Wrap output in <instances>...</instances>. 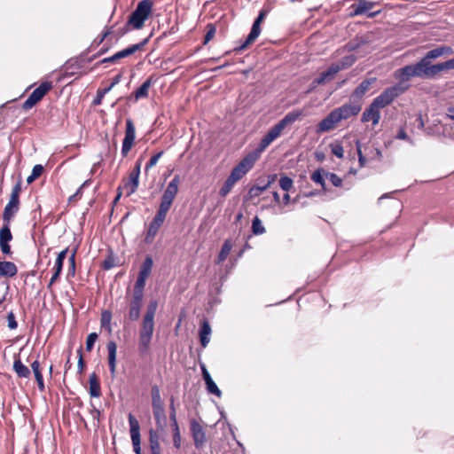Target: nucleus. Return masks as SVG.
<instances>
[{"label": "nucleus", "instance_id": "f257e3e1", "mask_svg": "<svg viewBox=\"0 0 454 454\" xmlns=\"http://www.w3.org/2000/svg\"><path fill=\"white\" fill-rule=\"evenodd\" d=\"M303 113L301 110H294L289 112L278 123L271 127L267 134L261 139L258 147L243 157L240 161L232 168L230 176L231 180L238 183L254 167L260 157V154L283 133L284 129L301 118Z\"/></svg>", "mask_w": 454, "mask_h": 454}, {"label": "nucleus", "instance_id": "f03ea898", "mask_svg": "<svg viewBox=\"0 0 454 454\" xmlns=\"http://www.w3.org/2000/svg\"><path fill=\"white\" fill-rule=\"evenodd\" d=\"M362 110V103L358 101H351L346 103L340 107L331 111L317 125V132L324 133L334 129L338 124L348 120L352 116H356Z\"/></svg>", "mask_w": 454, "mask_h": 454}, {"label": "nucleus", "instance_id": "7ed1b4c3", "mask_svg": "<svg viewBox=\"0 0 454 454\" xmlns=\"http://www.w3.org/2000/svg\"><path fill=\"white\" fill-rule=\"evenodd\" d=\"M180 183V176L176 175L167 185L160 198L159 208L150 223V224L153 227H156L160 230L164 223L167 215L178 193Z\"/></svg>", "mask_w": 454, "mask_h": 454}, {"label": "nucleus", "instance_id": "20e7f679", "mask_svg": "<svg viewBox=\"0 0 454 454\" xmlns=\"http://www.w3.org/2000/svg\"><path fill=\"white\" fill-rule=\"evenodd\" d=\"M153 6V0L140 1L136 9L129 15V20L123 27L122 34L128 32L130 27L133 29L142 28L145 21L149 18L152 12Z\"/></svg>", "mask_w": 454, "mask_h": 454}, {"label": "nucleus", "instance_id": "39448f33", "mask_svg": "<svg viewBox=\"0 0 454 454\" xmlns=\"http://www.w3.org/2000/svg\"><path fill=\"white\" fill-rule=\"evenodd\" d=\"M345 60L342 65L332 64L326 71L322 72L319 76L312 82L311 88L307 92L312 91L317 85L325 84L333 80L339 71L343 69L346 66L352 65L356 59L353 56H348L345 58Z\"/></svg>", "mask_w": 454, "mask_h": 454}, {"label": "nucleus", "instance_id": "423d86ee", "mask_svg": "<svg viewBox=\"0 0 454 454\" xmlns=\"http://www.w3.org/2000/svg\"><path fill=\"white\" fill-rule=\"evenodd\" d=\"M147 39H145L144 41L129 45V47L117 51L114 55L105 58L102 60L97 62L93 68L98 67L101 64H117L121 59L124 58H128L133 54H135L137 51L143 50L144 46L146 44Z\"/></svg>", "mask_w": 454, "mask_h": 454}, {"label": "nucleus", "instance_id": "0eeeda50", "mask_svg": "<svg viewBox=\"0 0 454 454\" xmlns=\"http://www.w3.org/2000/svg\"><path fill=\"white\" fill-rule=\"evenodd\" d=\"M21 184L22 180L20 178L12 190L10 200L4 209L3 218L4 222H10L14 214L19 210Z\"/></svg>", "mask_w": 454, "mask_h": 454}, {"label": "nucleus", "instance_id": "6e6552de", "mask_svg": "<svg viewBox=\"0 0 454 454\" xmlns=\"http://www.w3.org/2000/svg\"><path fill=\"white\" fill-rule=\"evenodd\" d=\"M403 91L404 90L399 85L388 87L376 97L372 103L380 109H382L389 106L396 98L403 94Z\"/></svg>", "mask_w": 454, "mask_h": 454}, {"label": "nucleus", "instance_id": "1a4fd4ad", "mask_svg": "<svg viewBox=\"0 0 454 454\" xmlns=\"http://www.w3.org/2000/svg\"><path fill=\"white\" fill-rule=\"evenodd\" d=\"M416 76L422 78H434L439 73L443 71V67L442 63H438L435 65H431L430 61H427L426 59L422 58L420 61L414 64Z\"/></svg>", "mask_w": 454, "mask_h": 454}, {"label": "nucleus", "instance_id": "9d476101", "mask_svg": "<svg viewBox=\"0 0 454 454\" xmlns=\"http://www.w3.org/2000/svg\"><path fill=\"white\" fill-rule=\"evenodd\" d=\"M51 89L52 84L51 82H42L36 89L33 90L27 100L24 101L22 104V109L27 111L33 108Z\"/></svg>", "mask_w": 454, "mask_h": 454}, {"label": "nucleus", "instance_id": "9b49d317", "mask_svg": "<svg viewBox=\"0 0 454 454\" xmlns=\"http://www.w3.org/2000/svg\"><path fill=\"white\" fill-rule=\"evenodd\" d=\"M144 291L133 288L131 298L129 299L128 318L130 321H137L140 317V310L143 306Z\"/></svg>", "mask_w": 454, "mask_h": 454}, {"label": "nucleus", "instance_id": "f8f14e48", "mask_svg": "<svg viewBox=\"0 0 454 454\" xmlns=\"http://www.w3.org/2000/svg\"><path fill=\"white\" fill-rule=\"evenodd\" d=\"M153 267V260L147 255L140 266V270L134 285V288L145 291L146 279L151 275Z\"/></svg>", "mask_w": 454, "mask_h": 454}, {"label": "nucleus", "instance_id": "ddd939ff", "mask_svg": "<svg viewBox=\"0 0 454 454\" xmlns=\"http://www.w3.org/2000/svg\"><path fill=\"white\" fill-rule=\"evenodd\" d=\"M136 128L131 119L126 120L125 136L122 141L121 155L127 157L135 144Z\"/></svg>", "mask_w": 454, "mask_h": 454}, {"label": "nucleus", "instance_id": "4468645a", "mask_svg": "<svg viewBox=\"0 0 454 454\" xmlns=\"http://www.w3.org/2000/svg\"><path fill=\"white\" fill-rule=\"evenodd\" d=\"M141 163L142 158L140 157L137 160L133 169L130 171L128 180L124 183V189L127 190V196L133 194L138 188Z\"/></svg>", "mask_w": 454, "mask_h": 454}, {"label": "nucleus", "instance_id": "2eb2a0df", "mask_svg": "<svg viewBox=\"0 0 454 454\" xmlns=\"http://www.w3.org/2000/svg\"><path fill=\"white\" fill-rule=\"evenodd\" d=\"M128 419L129 424V432L133 445V450L136 454H142L139 423L131 413L129 414Z\"/></svg>", "mask_w": 454, "mask_h": 454}, {"label": "nucleus", "instance_id": "dca6fc26", "mask_svg": "<svg viewBox=\"0 0 454 454\" xmlns=\"http://www.w3.org/2000/svg\"><path fill=\"white\" fill-rule=\"evenodd\" d=\"M375 5L374 2L367 0H358L356 4L351 5V16H358L367 14L369 18H374L380 13V11L369 12Z\"/></svg>", "mask_w": 454, "mask_h": 454}, {"label": "nucleus", "instance_id": "f3484780", "mask_svg": "<svg viewBox=\"0 0 454 454\" xmlns=\"http://www.w3.org/2000/svg\"><path fill=\"white\" fill-rule=\"evenodd\" d=\"M190 429L195 447L197 449L202 448L207 442L206 433L203 427L196 419H192L190 422Z\"/></svg>", "mask_w": 454, "mask_h": 454}, {"label": "nucleus", "instance_id": "a211bd4d", "mask_svg": "<svg viewBox=\"0 0 454 454\" xmlns=\"http://www.w3.org/2000/svg\"><path fill=\"white\" fill-rule=\"evenodd\" d=\"M9 224L10 222H5V224L0 229V248L4 254H12L9 242L12 239V234Z\"/></svg>", "mask_w": 454, "mask_h": 454}, {"label": "nucleus", "instance_id": "6ab92c4d", "mask_svg": "<svg viewBox=\"0 0 454 454\" xmlns=\"http://www.w3.org/2000/svg\"><path fill=\"white\" fill-rule=\"evenodd\" d=\"M380 109L372 103L364 110L361 116L362 122L372 121V125L375 126L380 122Z\"/></svg>", "mask_w": 454, "mask_h": 454}, {"label": "nucleus", "instance_id": "aec40b11", "mask_svg": "<svg viewBox=\"0 0 454 454\" xmlns=\"http://www.w3.org/2000/svg\"><path fill=\"white\" fill-rule=\"evenodd\" d=\"M261 24L254 21L251 31L246 40L243 43H241L239 46L234 48V51L240 52L244 50H246L249 45H251L259 36L261 33Z\"/></svg>", "mask_w": 454, "mask_h": 454}, {"label": "nucleus", "instance_id": "412c9836", "mask_svg": "<svg viewBox=\"0 0 454 454\" xmlns=\"http://www.w3.org/2000/svg\"><path fill=\"white\" fill-rule=\"evenodd\" d=\"M107 348V361H108V367L109 371L111 372V375L113 377L115 376L116 373V356H117V344L114 340H110L106 344Z\"/></svg>", "mask_w": 454, "mask_h": 454}, {"label": "nucleus", "instance_id": "4be33fe9", "mask_svg": "<svg viewBox=\"0 0 454 454\" xmlns=\"http://www.w3.org/2000/svg\"><path fill=\"white\" fill-rule=\"evenodd\" d=\"M374 79H366L364 80L352 92L350 96L351 101H358L359 103H362V99L364 96L366 94V92L370 90V87L372 83L373 82Z\"/></svg>", "mask_w": 454, "mask_h": 454}, {"label": "nucleus", "instance_id": "5701e85b", "mask_svg": "<svg viewBox=\"0 0 454 454\" xmlns=\"http://www.w3.org/2000/svg\"><path fill=\"white\" fill-rule=\"evenodd\" d=\"M277 179V175H270L268 181L262 185H253L248 191L249 199L259 197L263 192H265Z\"/></svg>", "mask_w": 454, "mask_h": 454}, {"label": "nucleus", "instance_id": "b1692460", "mask_svg": "<svg viewBox=\"0 0 454 454\" xmlns=\"http://www.w3.org/2000/svg\"><path fill=\"white\" fill-rule=\"evenodd\" d=\"M200 341L203 348H206L210 341L211 326L207 319H203L200 328Z\"/></svg>", "mask_w": 454, "mask_h": 454}, {"label": "nucleus", "instance_id": "393cba45", "mask_svg": "<svg viewBox=\"0 0 454 454\" xmlns=\"http://www.w3.org/2000/svg\"><path fill=\"white\" fill-rule=\"evenodd\" d=\"M89 393L91 397L101 396V386L98 376L96 372H92L89 378Z\"/></svg>", "mask_w": 454, "mask_h": 454}, {"label": "nucleus", "instance_id": "a878e982", "mask_svg": "<svg viewBox=\"0 0 454 454\" xmlns=\"http://www.w3.org/2000/svg\"><path fill=\"white\" fill-rule=\"evenodd\" d=\"M152 340H153V336L138 334L137 350H138L140 356H145L149 355L150 349H151Z\"/></svg>", "mask_w": 454, "mask_h": 454}, {"label": "nucleus", "instance_id": "bb28decb", "mask_svg": "<svg viewBox=\"0 0 454 454\" xmlns=\"http://www.w3.org/2000/svg\"><path fill=\"white\" fill-rule=\"evenodd\" d=\"M153 76H150L137 90L133 92L136 101L141 98H146L149 96V89L153 85Z\"/></svg>", "mask_w": 454, "mask_h": 454}, {"label": "nucleus", "instance_id": "cd10ccee", "mask_svg": "<svg viewBox=\"0 0 454 454\" xmlns=\"http://www.w3.org/2000/svg\"><path fill=\"white\" fill-rule=\"evenodd\" d=\"M453 53V50L450 46H440L435 49H433L427 52V54L423 57L427 61L430 59H437L442 55H450Z\"/></svg>", "mask_w": 454, "mask_h": 454}, {"label": "nucleus", "instance_id": "c85d7f7f", "mask_svg": "<svg viewBox=\"0 0 454 454\" xmlns=\"http://www.w3.org/2000/svg\"><path fill=\"white\" fill-rule=\"evenodd\" d=\"M18 273V268L12 262H0V276L12 278Z\"/></svg>", "mask_w": 454, "mask_h": 454}, {"label": "nucleus", "instance_id": "c756f323", "mask_svg": "<svg viewBox=\"0 0 454 454\" xmlns=\"http://www.w3.org/2000/svg\"><path fill=\"white\" fill-rule=\"evenodd\" d=\"M149 445L152 454H161L160 436L154 429L149 431Z\"/></svg>", "mask_w": 454, "mask_h": 454}, {"label": "nucleus", "instance_id": "7c9ffc66", "mask_svg": "<svg viewBox=\"0 0 454 454\" xmlns=\"http://www.w3.org/2000/svg\"><path fill=\"white\" fill-rule=\"evenodd\" d=\"M153 332H154V320L143 317L138 334L153 336Z\"/></svg>", "mask_w": 454, "mask_h": 454}, {"label": "nucleus", "instance_id": "2f4dec72", "mask_svg": "<svg viewBox=\"0 0 454 454\" xmlns=\"http://www.w3.org/2000/svg\"><path fill=\"white\" fill-rule=\"evenodd\" d=\"M13 370L20 378H28L30 375V370L20 358L14 360Z\"/></svg>", "mask_w": 454, "mask_h": 454}, {"label": "nucleus", "instance_id": "473e14b6", "mask_svg": "<svg viewBox=\"0 0 454 454\" xmlns=\"http://www.w3.org/2000/svg\"><path fill=\"white\" fill-rule=\"evenodd\" d=\"M111 320H112L111 311L107 310V309L103 310L101 312V317H100V326H101V328L107 331L108 333H111L113 331L112 325H111Z\"/></svg>", "mask_w": 454, "mask_h": 454}, {"label": "nucleus", "instance_id": "72a5a7b5", "mask_svg": "<svg viewBox=\"0 0 454 454\" xmlns=\"http://www.w3.org/2000/svg\"><path fill=\"white\" fill-rule=\"evenodd\" d=\"M397 72L399 73V78L403 81H408L411 77L416 76V71H415L414 65L405 66V67L400 68Z\"/></svg>", "mask_w": 454, "mask_h": 454}, {"label": "nucleus", "instance_id": "f704fd0d", "mask_svg": "<svg viewBox=\"0 0 454 454\" xmlns=\"http://www.w3.org/2000/svg\"><path fill=\"white\" fill-rule=\"evenodd\" d=\"M325 171L323 168H318L311 174V180L319 184L324 191H326V184L325 182Z\"/></svg>", "mask_w": 454, "mask_h": 454}, {"label": "nucleus", "instance_id": "c9c22d12", "mask_svg": "<svg viewBox=\"0 0 454 454\" xmlns=\"http://www.w3.org/2000/svg\"><path fill=\"white\" fill-rule=\"evenodd\" d=\"M231 248H232V244H231V240L226 239L222 246L220 253L217 256L216 262L217 263L223 262L227 259Z\"/></svg>", "mask_w": 454, "mask_h": 454}, {"label": "nucleus", "instance_id": "e433bc0d", "mask_svg": "<svg viewBox=\"0 0 454 454\" xmlns=\"http://www.w3.org/2000/svg\"><path fill=\"white\" fill-rule=\"evenodd\" d=\"M64 262L59 261H55V265L53 267V274L52 277L50 279L48 288H51V286L59 278V276L62 272Z\"/></svg>", "mask_w": 454, "mask_h": 454}, {"label": "nucleus", "instance_id": "4c0bfd02", "mask_svg": "<svg viewBox=\"0 0 454 454\" xmlns=\"http://www.w3.org/2000/svg\"><path fill=\"white\" fill-rule=\"evenodd\" d=\"M152 395V406L163 405V401L160 396V390L157 385H153L151 389Z\"/></svg>", "mask_w": 454, "mask_h": 454}, {"label": "nucleus", "instance_id": "58836bf2", "mask_svg": "<svg viewBox=\"0 0 454 454\" xmlns=\"http://www.w3.org/2000/svg\"><path fill=\"white\" fill-rule=\"evenodd\" d=\"M235 184L236 183L233 180H231L230 177H227L219 190L220 196L223 198L226 197Z\"/></svg>", "mask_w": 454, "mask_h": 454}, {"label": "nucleus", "instance_id": "ea45409f", "mask_svg": "<svg viewBox=\"0 0 454 454\" xmlns=\"http://www.w3.org/2000/svg\"><path fill=\"white\" fill-rule=\"evenodd\" d=\"M266 230L262 225L261 219L255 216L252 221V232L254 235H262L265 233Z\"/></svg>", "mask_w": 454, "mask_h": 454}, {"label": "nucleus", "instance_id": "a19ab883", "mask_svg": "<svg viewBox=\"0 0 454 454\" xmlns=\"http://www.w3.org/2000/svg\"><path fill=\"white\" fill-rule=\"evenodd\" d=\"M331 152L333 155H335L339 159H342L344 157V148L340 142L335 141L330 144Z\"/></svg>", "mask_w": 454, "mask_h": 454}, {"label": "nucleus", "instance_id": "79ce46f5", "mask_svg": "<svg viewBox=\"0 0 454 454\" xmlns=\"http://www.w3.org/2000/svg\"><path fill=\"white\" fill-rule=\"evenodd\" d=\"M216 32V27L213 23H208L206 26V35L204 37L203 44H207L215 36Z\"/></svg>", "mask_w": 454, "mask_h": 454}, {"label": "nucleus", "instance_id": "37998d69", "mask_svg": "<svg viewBox=\"0 0 454 454\" xmlns=\"http://www.w3.org/2000/svg\"><path fill=\"white\" fill-rule=\"evenodd\" d=\"M172 431H173V444L176 449L181 447V434L178 423H172Z\"/></svg>", "mask_w": 454, "mask_h": 454}, {"label": "nucleus", "instance_id": "c03bdc74", "mask_svg": "<svg viewBox=\"0 0 454 454\" xmlns=\"http://www.w3.org/2000/svg\"><path fill=\"white\" fill-rule=\"evenodd\" d=\"M157 308H158L157 301H150V303L148 304V306L146 308V312H145V314L144 315L143 317L150 318V319H153L154 320V317H155V314H156Z\"/></svg>", "mask_w": 454, "mask_h": 454}, {"label": "nucleus", "instance_id": "a18cd8bd", "mask_svg": "<svg viewBox=\"0 0 454 454\" xmlns=\"http://www.w3.org/2000/svg\"><path fill=\"white\" fill-rule=\"evenodd\" d=\"M153 417H154L156 423L160 424V420L165 418L164 404L158 405V406H153Z\"/></svg>", "mask_w": 454, "mask_h": 454}, {"label": "nucleus", "instance_id": "49530a36", "mask_svg": "<svg viewBox=\"0 0 454 454\" xmlns=\"http://www.w3.org/2000/svg\"><path fill=\"white\" fill-rule=\"evenodd\" d=\"M158 231H159V229H157L156 227H153V225H151L149 223V226L147 228V231H146V233H145V242L146 244L153 243V241L154 240L155 236L157 235Z\"/></svg>", "mask_w": 454, "mask_h": 454}, {"label": "nucleus", "instance_id": "de8ad7c7", "mask_svg": "<svg viewBox=\"0 0 454 454\" xmlns=\"http://www.w3.org/2000/svg\"><path fill=\"white\" fill-rule=\"evenodd\" d=\"M356 152H357V156H358L359 168H364L366 166L368 159L363 154L361 143L359 140L356 141Z\"/></svg>", "mask_w": 454, "mask_h": 454}, {"label": "nucleus", "instance_id": "09e8293b", "mask_svg": "<svg viewBox=\"0 0 454 454\" xmlns=\"http://www.w3.org/2000/svg\"><path fill=\"white\" fill-rule=\"evenodd\" d=\"M294 185L292 178L287 176H282L279 179V186L282 190L289 192Z\"/></svg>", "mask_w": 454, "mask_h": 454}, {"label": "nucleus", "instance_id": "8fccbe9b", "mask_svg": "<svg viewBox=\"0 0 454 454\" xmlns=\"http://www.w3.org/2000/svg\"><path fill=\"white\" fill-rule=\"evenodd\" d=\"M164 152L160 151L151 157L145 167V172L147 173L152 168H153L157 163L160 158L163 155Z\"/></svg>", "mask_w": 454, "mask_h": 454}, {"label": "nucleus", "instance_id": "3c124183", "mask_svg": "<svg viewBox=\"0 0 454 454\" xmlns=\"http://www.w3.org/2000/svg\"><path fill=\"white\" fill-rule=\"evenodd\" d=\"M77 355H78V364H77L78 373L79 374H82L84 370H85L86 364H85V361H84V358H83L82 347V346L77 349Z\"/></svg>", "mask_w": 454, "mask_h": 454}, {"label": "nucleus", "instance_id": "603ef678", "mask_svg": "<svg viewBox=\"0 0 454 454\" xmlns=\"http://www.w3.org/2000/svg\"><path fill=\"white\" fill-rule=\"evenodd\" d=\"M206 387L208 393L213 394L218 397L222 395L221 390L218 388V387L216 386L213 380L206 382Z\"/></svg>", "mask_w": 454, "mask_h": 454}, {"label": "nucleus", "instance_id": "864d4df0", "mask_svg": "<svg viewBox=\"0 0 454 454\" xmlns=\"http://www.w3.org/2000/svg\"><path fill=\"white\" fill-rule=\"evenodd\" d=\"M98 335L97 333H90L86 339V350L90 352L94 347L95 342L97 341Z\"/></svg>", "mask_w": 454, "mask_h": 454}, {"label": "nucleus", "instance_id": "5fc2aeb1", "mask_svg": "<svg viewBox=\"0 0 454 454\" xmlns=\"http://www.w3.org/2000/svg\"><path fill=\"white\" fill-rule=\"evenodd\" d=\"M325 176L330 180L335 187H340L342 185V179L335 173L327 172Z\"/></svg>", "mask_w": 454, "mask_h": 454}, {"label": "nucleus", "instance_id": "6e6d98bb", "mask_svg": "<svg viewBox=\"0 0 454 454\" xmlns=\"http://www.w3.org/2000/svg\"><path fill=\"white\" fill-rule=\"evenodd\" d=\"M6 318L9 329L15 330L18 327V322L16 320L13 311L8 312Z\"/></svg>", "mask_w": 454, "mask_h": 454}, {"label": "nucleus", "instance_id": "4d7b16f0", "mask_svg": "<svg viewBox=\"0 0 454 454\" xmlns=\"http://www.w3.org/2000/svg\"><path fill=\"white\" fill-rule=\"evenodd\" d=\"M75 254H76V249H74L73 251V253L71 254L70 257H69V273L72 274V276L74 275V271H75Z\"/></svg>", "mask_w": 454, "mask_h": 454}, {"label": "nucleus", "instance_id": "13d9d810", "mask_svg": "<svg viewBox=\"0 0 454 454\" xmlns=\"http://www.w3.org/2000/svg\"><path fill=\"white\" fill-rule=\"evenodd\" d=\"M169 408H170L169 419L171 420V424L172 423H177V420H176V408H175V405H174V398L173 397L170 400Z\"/></svg>", "mask_w": 454, "mask_h": 454}, {"label": "nucleus", "instance_id": "bf43d9fd", "mask_svg": "<svg viewBox=\"0 0 454 454\" xmlns=\"http://www.w3.org/2000/svg\"><path fill=\"white\" fill-rule=\"evenodd\" d=\"M382 157L381 151L378 148H373L371 150L369 160H380Z\"/></svg>", "mask_w": 454, "mask_h": 454}, {"label": "nucleus", "instance_id": "052dcab7", "mask_svg": "<svg viewBox=\"0 0 454 454\" xmlns=\"http://www.w3.org/2000/svg\"><path fill=\"white\" fill-rule=\"evenodd\" d=\"M43 172V167L41 164L35 165L32 169V175L37 179Z\"/></svg>", "mask_w": 454, "mask_h": 454}, {"label": "nucleus", "instance_id": "680f3d73", "mask_svg": "<svg viewBox=\"0 0 454 454\" xmlns=\"http://www.w3.org/2000/svg\"><path fill=\"white\" fill-rule=\"evenodd\" d=\"M31 368H32V371H33L35 376H37L38 374L42 373L40 363L37 360L34 361L31 364Z\"/></svg>", "mask_w": 454, "mask_h": 454}, {"label": "nucleus", "instance_id": "e2e57ef3", "mask_svg": "<svg viewBox=\"0 0 454 454\" xmlns=\"http://www.w3.org/2000/svg\"><path fill=\"white\" fill-rule=\"evenodd\" d=\"M35 380H36V383H37V386H38V388L40 391H44L45 389V387H44V381H43V374H38L37 376H35Z\"/></svg>", "mask_w": 454, "mask_h": 454}, {"label": "nucleus", "instance_id": "0e129e2a", "mask_svg": "<svg viewBox=\"0 0 454 454\" xmlns=\"http://www.w3.org/2000/svg\"><path fill=\"white\" fill-rule=\"evenodd\" d=\"M105 95L103 93H101L99 90H97V96L96 98L93 99V102L92 104L94 106H99L101 105L102 103V100L104 98Z\"/></svg>", "mask_w": 454, "mask_h": 454}, {"label": "nucleus", "instance_id": "69168bd1", "mask_svg": "<svg viewBox=\"0 0 454 454\" xmlns=\"http://www.w3.org/2000/svg\"><path fill=\"white\" fill-rule=\"evenodd\" d=\"M444 70L454 69V58L442 63Z\"/></svg>", "mask_w": 454, "mask_h": 454}, {"label": "nucleus", "instance_id": "338daca9", "mask_svg": "<svg viewBox=\"0 0 454 454\" xmlns=\"http://www.w3.org/2000/svg\"><path fill=\"white\" fill-rule=\"evenodd\" d=\"M201 371H202V376H203V380H205V383L212 380V378L205 365H201Z\"/></svg>", "mask_w": 454, "mask_h": 454}, {"label": "nucleus", "instance_id": "774afa93", "mask_svg": "<svg viewBox=\"0 0 454 454\" xmlns=\"http://www.w3.org/2000/svg\"><path fill=\"white\" fill-rule=\"evenodd\" d=\"M396 138L397 139H401V140H409L410 138L408 137L407 136V133L406 131L404 130V129H400L397 135H396Z\"/></svg>", "mask_w": 454, "mask_h": 454}]
</instances>
